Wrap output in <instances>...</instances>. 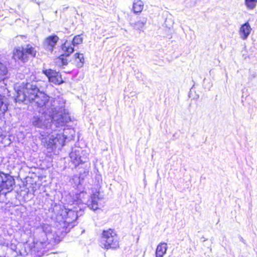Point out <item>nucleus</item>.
Here are the masks:
<instances>
[{
    "instance_id": "nucleus-1",
    "label": "nucleus",
    "mask_w": 257,
    "mask_h": 257,
    "mask_svg": "<svg viewBox=\"0 0 257 257\" xmlns=\"http://www.w3.org/2000/svg\"><path fill=\"white\" fill-rule=\"evenodd\" d=\"M16 92L18 101L35 102L38 107L46 106L49 100V96L40 91L36 82H23L16 87Z\"/></svg>"
},
{
    "instance_id": "nucleus-2",
    "label": "nucleus",
    "mask_w": 257,
    "mask_h": 257,
    "mask_svg": "<svg viewBox=\"0 0 257 257\" xmlns=\"http://www.w3.org/2000/svg\"><path fill=\"white\" fill-rule=\"evenodd\" d=\"M38 53L36 47L29 43L25 46L14 47L12 51V58L15 62L25 64L36 58Z\"/></svg>"
},
{
    "instance_id": "nucleus-3",
    "label": "nucleus",
    "mask_w": 257,
    "mask_h": 257,
    "mask_svg": "<svg viewBox=\"0 0 257 257\" xmlns=\"http://www.w3.org/2000/svg\"><path fill=\"white\" fill-rule=\"evenodd\" d=\"M99 243L100 246L104 249L116 250L119 248V237L116 231L110 228L103 230Z\"/></svg>"
},
{
    "instance_id": "nucleus-4",
    "label": "nucleus",
    "mask_w": 257,
    "mask_h": 257,
    "mask_svg": "<svg viewBox=\"0 0 257 257\" xmlns=\"http://www.w3.org/2000/svg\"><path fill=\"white\" fill-rule=\"evenodd\" d=\"M56 220L64 228H71L73 223L77 218V213L72 209H68L64 206L60 207L56 215Z\"/></svg>"
},
{
    "instance_id": "nucleus-5",
    "label": "nucleus",
    "mask_w": 257,
    "mask_h": 257,
    "mask_svg": "<svg viewBox=\"0 0 257 257\" xmlns=\"http://www.w3.org/2000/svg\"><path fill=\"white\" fill-rule=\"evenodd\" d=\"M16 185L14 177L8 173L0 171V196L6 195L12 192Z\"/></svg>"
},
{
    "instance_id": "nucleus-6",
    "label": "nucleus",
    "mask_w": 257,
    "mask_h": 257,
    "mask_svg": "<svg viewBox=\"0 0 257 257\" xmlns=\"http://www.w3.org/2000/svg\"><path fill=\"white\" fill-rule=\"evenodd\" d=\"M43 73L48 77L49 81L54 84L60 85L64 83L61 73L56 70L48 69L43 70Z\"/></svg>"
},
{
    "instance_id": "nucleus-7",
    "label": "nucleus",
    "mask_w": 257,
    "mask_h": 257,
    "mask_svg": "<svg viewBox=\"0 0 257 257\" xmlns=\"http://www.w3.org/2000/svg\"><path fill=\"white\" fill-rule=\"evenodd\" d=\"M59 40V37L55 34L46 37L43 42L44 49L47 52L52 53Z\"/></svg>"
},
{
    "instance_id": "nucleus-8",
    "label": "nucleus",
    "mask_w": 257,
    "mask_h": 257,
    "mask_svg": "<svg viewBox=\"0 0 257 257\" xmlns=\"http://www.w3.org/2000/svg\"><path fill=\"white\" fill-rule=\"evenodd\" d=\"M85 59L83 53H75L73 56L72 63L77 68L82 67L84 64Z\"/></svg>"
},
{
    "instance_id": "nucleus-9",
    "label": "nucleus",
    "mask_w": 257,
    "mask_h": 257,
    "mask_svg": "<svg viewBox=\"0 0 257 257\" xmlns=\"http://www.w3.org/2000/svg\"><path fill=\"white\" fill-rule=\"evenodd\" d=\"M251 30V28L248 22L242 25L239 31L241 38L243 40L246 39L250 33Z\"/></svg>"
},
{
    "instance_id": "nucleus-10",
    "label": "nucleus",
    "mask_w": 257,
    "mask_h": 257,
    "mask_svg": "<svg viewBox=\"0 0 257 257\" xmlns=\"http://www.w3.org/2000/svg\"><path fill=\"white\" fill-rule=\"evenodd\" d=\"M61 49L63 51V54L67 55V56H70L74 51L73 46L67 40H66L61 44Z\"/></svg>"
},
{
    "instance_id": "nucleus-11",
    "label": "nucleus",
    "mask_w": 257,
    "mask_h": 257,
    "mask_svg": "<svg viewBox=\"0 0 257 257\" xmlns=\"http://www.w3.org/2000/svg\"><path fill=\"white\" fill-rule=\"evenodd\" d=\"M167 250V244L165 242L160 243L156 247V257H163Z\"/></svg>"
},
{
    "instance_id": "nucleus-12",
    "label": "nucleus",
    "mask_w": 257,
    "mask_h": 257,
    "mask_svg": "<svg viewBox=\"0 0 257 257\" xmlns=\"http://www.w3.org/2000/svg\"><path fill=\"white\" fill-rule=\"evenodd\" d=\"M70 56L62 54L56 58V63L60 66L67 65L69 62V57Z\"/></svg>"
},
{
    "instance_id": "nucleus-13",
    "label": "nucleus",
    "mask_w": 257,
    "mask_h": 257,
    "mask_svg": "<svg viewBox=\"0 0 257 257\" xmlns=\"http://www.w3.org/2000/svg\"><path fill=\"white\" fill-rule=\"evenodd\" d=\"M144 3L141 0L136 1L133 5V11L135 14L140 13L143 10Z\"/></svg>"
},
{
    "instance_id": "nucleus-14",
    "label": "nucleus",
    "mask_w": 257,
    "mask_h": 257,
    "mask_svg": "<svg viewBox=\"0 0 257 257\" xmlns=\"http://www.w3.org/2000/svg\"><path fill=\"white\" fill-rule=\"evenodd\" d=\"M70 158L72 163L74 164L75 167L80 164H83V162L81 160V156L79 155H77L75 152H72L71 153Z\"/></svg>"
},
{
    "instance_id": "nucleus-15",
    "label": "nucleus",
    "mask_w": 257,
    "mask_h": 257,
    "mask_svg": "<svg viewBox=\"0 0 257 257\" xmlns=\"http://www.w3.org/2000/svg\"><path fill=\"white\" fill-rule=\"evenodd\" d=\"M7 73V67L3 63L0 62V80H4Z\"/></svg>"
},
{
    "instance_id": "nucleus-16",
    "label": "nucleus",
    "mask_w": 257,
    "mask_h": 257,
    "mask_svg": "<svg viewBox=\"0 0 257 257\" xmlns=\"http://www.w3.org/2000/svg\"><path fill=\"white\" fill-rule=\"evenodd\" d=\"M257 4V0H244V5L248 10L254 9Z\"/></svg>"
},
{
    "instance_id": "nucleus-17",
    "label": "nucleus",
    "mask_w": 257,
    "mask_h": 257,
    "mask_svg": "<svg viewBox=\"0 0 257 257\" xmlns=\"http://www.w3.org/2000/svg\"><path fill=\"white\" fill-rule=\"evenodd\" d=\"M7 109V106L4 102V96L0 94V115H4Z\"/></svg>"
},
{
    "instance_id": "nucleus-18",
    "label": "nucleus",
    "mask_w": 257,
    "mask_h": 257,
    "mask_svg": "<svg viewBox=\"0 0 257 257\" xmlns=\"http://www.w3.org/2000/svg\"><path fill=\"white\" fill-rule=\"evenodd\" d=\"M43 120L38 116H35L33 118L32 124L37 127H41L43 125Z\"/></svg>"
},
{
    "instance_id": "nucleus-19",
    "label": "nucleus",
    "mask_w": 257,
    "mask_h": 257,
    "mask_svg": "<svg viewBox=\"0 0 257 257\" xmlns=\"http://www.w3.org/2000/svg\"><path fill=\"white\" fill-rule=\"evenodd\" d=\"M98 200V198L95 197H93L91 199V201L90 204H89V206L90 208L93 210H96L99 208Z\"/></svg>"
},
{
    "instance_id": "nucleus-20",
    "label": "nucleus",
    "mask_w": 257,
    "mask_h": 257,
    "mask_svg": "<svg viewBox=\"0 0 257 257\" xmlns=\"http://www.w3.org/2000/svg\"><path fill=\"white\" fill-rule=\"evenodd\" d=\"M147 18H144L143 21H138L134 24L135 29L136 30H139L140 28H143L147 22Z\"/></svg>"
},
{
    "instance_id": "nucleus-21",
    "label": "nucleus",
    "mask_w": 257,
    "mask_h": 257,
    "mask_svg": "<svg viewBox=\"0 0 257 257\" xmlns=\"http://www.w3.org/2000/svg\"><path fill=\"white\" fill-rule=\"evenodd\" d=\"M83 39L81 35H78L74 37L71 44L73 46L77 45L82 43Z\"/></svg>"
},
{
    "instance_id": "nucleus-22",
    "label": "nucleus",
    "mask_w": 257,
    "mask_h": 257,
    "mask_svg": "<svg viewBox=\"0 0 257 257\" xmlns=\"http://www.w3.org/2000/svg\"><path fill=\"white\" fill-rule=\"evenodd\" d=\"M19 37L22 39H26L27 37L25 35H20Z\"/></svg>"
},
{
    "instance_id": "nucleus-23",
    "label": "nucleus",
    "mask_w": 257,
    "mask_h": 257,
    "mask_svg": "<svg viewBox=\"0 0 257 257\" xmlns=\"http://www.w3.org/2000/svg\"><path fill=\"white\" fill-rule=\"evenodd\" d=\"M33 243L34 244V245L35 244H37V243H35V242H33Z\"/></svg>"
},
{
    "instance_id": "nucleus-24",
    "label": "nucleus",
    "mask_w": 257,
    "mask_h": 257,
    "mask_svg": "<svg viewBox=\"0 0 257 257\" xmlns=\"http://www.w3.org/2000/svg\"><path fill=\"white\" fill-rule=\"evenodd\" d=\"M38 251V249H37V250L34 249V251Z\"/></svg>"
}]
</instances>
